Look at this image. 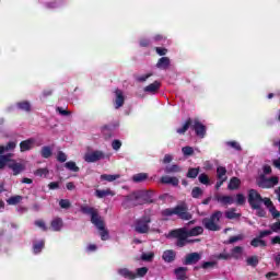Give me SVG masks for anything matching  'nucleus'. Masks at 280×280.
Listing matches in <instances>:
<instances>
[{"label":"nucleus","instance_id":"8fccbe9b","mask_svg":"<svg viewBox=\"0 0 280 280\" xmlns=\"http://www.w3.org/2000/svg\"><path fill=\"white\" fill-rule=\"evenodd\" d=\"M199 183L202 185H209V176H207V174L199 175Z\"/></svg>","mask_w":280,"mask_h":280},{"label":"nucleus","instance_id":"a211bd4d","mask_svg":"<svg viewBox=\"0 0 280 280\" xmlns=\"http://www.w3.org/2000/svg\"><path fill=\"white\" fill-rule=\"evenodd\" d=\"M12 156H14V154L12 153H9L7 155H0V170H4L5 166L9 167Z\"/></svg>","mask_w":280,"mask_h":280},{"label":"nucleus","instance_id":"a18cd8bd","mask_svg":"<svg viewBox=\"0 0 280 280\" xmlns=\"http://www.w3.org/2000/svg\"><path fill=\"white\" fill-rule=\"evenodd\" d=\"M182 152H183L184 156H191V154H194V148H191V147H184L182 149Z\"/></svg>","mask_w":280,"mask_h":280},{"label":"nucleus","instance_id":"f704fd0d","mask_svg":"<svg viewBox=\"0 0 280 280\" xmlns=\"http://www.w3.org/2000/svg\"><path fill=\"white\" fill-rule=\"evenodd\" d=\"M44 247H45V241H39L38 243L34 244L33 250L35 255H38V253H40V250H43Z\"/></svg>","mask_w":280,"mask_h":280},{"label":"nucleus","instance_id":"2f4dec72","mask_svg":"<svg viewBox=\"0 0 280 280\" xmlns=\"http://www.w3.org/2000/svg\"><path fill=\"white\" fill-rule=\"evenodd\" d=\"M117 178H121V175H119V174H116V175L103 174V175H101V180H107V183H113V180H117Z\"/></svg>","mask_w":280,"mask_h":280},{"label":"nucleus","instance_id":"aec40b11","mask_svg":"<svg viewBox=\"0 0 280 280\" xmlns=\"http://www.w3.org/2000/svg\"><path fill=\"white\" fill-rule=\"evenodd\" d=\"M118 275H120V277H125V279H137L135 272L130 271L128 268L118 269Z\"/></svg>","mask_w":280,"mask_h":280},{"label":"nucleus","instance_id":"de8ad7c7","mask_svg":"<svg viewBox=\"0 0 280 280\" xmlns=\"http://www.w3.org/2000/svg\"><path fill=\"white\" fill-rule=\"evenodd\" d=\"M191 196L192 198H200V196H202V190L200 187H195L191 191Z\"/></svg>","mask_w":280,"mask_h":280},{"label":"nucleus","instance_id":"79ce46f5","mask_svg":"<svg viewBox=\"0 0 280 280\" xmlns=\"http://www.w3.org/2000/svg\"><path fill=\"white\" fill-rule=\"evenodd\" d=\"M246 262L247 266H257L259 264V258H257V256H252L247 258Z\"/></svg>","mask_w":280,"mask_h":280},{"label":"nucleus","instance_id":"7c9ffc66","mask_svg":"<svg viewBox=\"0 0 280 280\" xmlns=\"http://www.w3.org/2000/svg\"><path fill=\"white\" fill-rule=\"evenodd\" d=\"M40 154L44 159H49L54 154V149L51 147H43Z\"/></svg>","mask_w":280,"mask_h":280},{"label":"nucleus","instance_id":"338daca9","mask_svg":"<svg viewBox=\"0 0 280 280\" xmlns=\"http://www.w3.org/2000/svg\"><path fill=\"white\" fill-rule=\"evenodd\" d=\"M271 244H280V236H276L271 240Z\"/></svg>","mask_w":280,"mask_h":280},{"label":"nucleus","instance_id":"680f3d73","mask_svg":"<svg viewBox=\"0 0 280 280\" xmlns=\"http://www.w3.org/2000/svg\"><path fill=\"white\" fill-rule=\"evenodd\" d=\"M156 54H159V56H165V54H167V49L158 47Z\"/></svg>","mask_w":280,"mask_h":280},{"label":"nucleus","instance_id":"ea45409f","mask_svg":"<svg viewBox=\"0 0 280 280\" xmlns=\"http://www.w3.org/2000/svg\"><path fill=\"white\" fill-rule=\"evenodd\" d=\"M189 126H191V120H187L184 125L183 128L177 129L178 135H185L187 130H189Z\"/></svg>","mask_w":280,"mask_h":280},{"label":"nucleus","instance_id":"c9c22d12","mask_svg":"<svg viewBox=\"0 0 280 280\" xmlns=\"http://www.w3.org/2000/svg\"><path fill=\"white\" fill-rule=\"evenodd\" d=\"M23 200V197L20 195L13 196L7 200L8 205H19Z\"/></svg>","mask_w":280,"mask_h":280},{"label":"nucleus","instance_id":"f8f14e48","mask_svg":"<svg viewBox=\"0 0 280 280\" xmlns=\"http://www.w3.org/2000/svg\"><path fill=\"white\" fill-rule=\"evenodd\" d=\"M264 205L267 207L272 218H280V212L275 208V205H272V201L269 198L264 199Z\"/></svg>","mask_w":280,"mask_h":280},{"label":"nucleus","instance_id":"c85d7f7f","mask_svg":"<svg viewBox=\"0 0 280 280\" xmlns=\"http://www.w3.org/2000/svg\"><path fill=\"white\" fill-rule=\"evenodd\" d=\"M133 183H143L148 180V173H138L132 176Z\"/></svg>","mask_w":280,"mask_h":280},{"label":"nucleus","instance_id":"37998d69","mask_svg":"<svg viewBox=\"0 0 280 280\" xmlns=\"http://www.w3.org/2000/svg\"><path fill=\"white\" fill-rule=\"evenodd\" d=\"M200 170L199 168H189L187 173L188 178H196L198 176Z\"/></svg>","mask_w":280,"mask_h":280},{"label":"nucleus","instance_id":"c756f323","mask_svg":"<svg viewBox=\"0 0 280 280\" xmlns=\"http://www.w3.org/2000/svg\"><path fill=\"white\" fill-rule=\"evenodd\" d=\"M242 255H244V249L242 247H234L232 249L231 257L234 259H242Z\"/></svg>","mask_w":280,"mask_h":280},{"label":"nucleus","instance_id":"774afa93","mask_svg":"<svg viewBox=\"0 0 280 280\" xmlns=\"http://www.w3.org/2000/svg\"><path fill=\"white\" fill-rule=\"evenodd\" d=\"M273 165H275V167H277L278 170H280V159L275 160V161H273Z\"/></svg>","mask_w":280,"mask_h":280},{"label":"nucleus","instance_id":"c03bdc74","mask_svg":"<svg viewBox=\"0 0 280 280\" xmlns=\"http://www.w3.org/2000/svg\"><path fill=\"white\" fill-rule=\"evenodd\" d=\"M234 202H236V205H244V202H246V197H244V195H236L234 197Z\"/></svg>","mask_w":280,"mask_h":280},{"label":"nucleus","instance_id":"4be33fe9","mask_svg":"<svg viewBox=\"0 0 280 280\" xmlns=\"http://www.w3.org/2000/svg\"><path fill=\"white\" fill-rule=\"evenodd\" d=\"M175 276H176V279H178V280L187 279V268L179 267V268L175 269Z\"/></svg>","mask_w":280,"mask_h":280},{"label":"nucleus","instance_id":"20e7f679","mask_svg":"<svg viewBox=\"0 0 280 280\" xmlns=\"http://www.w3.org/2000/svg\"><path fill=\"white\" fill-rule=\"evenodd\" d=\"M163 215H178L182 220H191V215L187 212V207L185 205L177 206L173 209H166L163 211Z\"/></svg>","mask_w":280,"mask_h":280},{"label":"nucleus","instance_id":"6e6d98bb","mask_svg":"<svg viewBox=\"0 0 280 280\" xmlns=\"http://www.w3.org/2000/svg\"><path fill=\"white\" fill-rule=\"evenodd\" d=\"M113 150H119L121 148V141L119 140H114L112 143Z\"/></svg>","mask_w":280,"mask_h":280},{"label":"nucleus","instance_id":"13d9d810","mask_svg":"<svg viewBox=\"0 0 280 280\" xmlns=\"http://www.w3.org/2000/svg\"><path fill=\"white\" fill-rule=\"evenodd\" d=\"M213 266H215L214 261H207L202 264V268L207 269V268H213Z\"/></svg>","mask_w":280,"mask_h":280},{"label":"nucleus","instance_id":"e2e57ef3","mask_svg":"<svg viewBox=\"0 0 280 280\" xmlns=\"http://www.w3.org/2000/svg\"><path fill=\"white\" fill-rule=\"evenodd\" d=\"M264 174H270V172H272V168L270 167V165H265L262 167Z\"/></svg>","mask_w":280,"mask_h":280},{"label":"nucleus","instance_id":"5701e85b","mask_svg":"<svg viewBox=\"0 0 280 280\" xmlns=\"http://www.w3.org/2000/svg\"><path fill=\"white\" fill-rule=\"evenodd\" d=\"M163 259L164 261H166L167 264L174 261V259H176V254L174 253V250H165L163 253Z\"/></svg>","mask_w":280,"mask_h":280},{"label":"nucleus","instance_id":"4c0bfd02","mask_svg":"<svg viewBox=\"0 0 280 280\" xmlns=\"http://www.w3.org/2000/svg\"><path fill=\"white\" fill-rule=\"evenodd\" d=\"M225 217L228 220H237V218H240V213L235 212V210H229L225 212Z\"/></svg>","mask_w":280,"mask_h":280},{"label":"nucleus","instance_id":"412c9836","mask_svg":"<svg viewBox=\"0 0 280 280\" xmlns=\"http://www.w3.org/2000/svg\"><path fill=\"white\" fill-rule=\"evenodd\" d=\"M96 198H106L107 196H115V191L110 190V188H107L105 190H95Z\"/></svg>","mask_w":280,"mask_h":280},{"label":"nucleus","instance_id":"603ef678","mask_svg":"<svg viewBox=\"0 0 280 280\" xmlns=\"http://www.w3.org/2000/svg\"><path fill=\"white\" fill-rule=\"evenodd\" d=\"M35 225L42 229V231H47V225H45V222L42 220L36 221Z\"/></svg>","mask_w":280,"mask_h":280},{"label":"nucleus","instance_id":"423d86ee","mask_svg":"<svg viewBox=\"0 0 280 280\" xmlns=\"http://www.w3.org/2000/svg\"><path fill=\"white\" fill-rule=\"evenodd\" d=\"M248 202L253 209H259L261 207V203L264 202V199H261V196L257 190H249L248 194Z\"/></svg>","mask_w":280,"mask_h":280},{"label":"nucleus","instance_id":"58836bf2","mask_svg":"<svg viewBox=\"0 0 280 280\" xmlns=\"http://www.w3.org/2000/svg\"><path fill=\"white\" fill-rule=\"evenodd\" d=\"M252 246H254V248H257L259 246L264 247L266 246V242L261 238H254L250 243Z\"/></svg>","mask_w":280,"mask_h":280},{"label":"nucleus","instance_id":"72a5a7b5","mask_svg":"<svg viewBox=\"0 0 280 280\" xmlns=\"http://www.w3.org/2000/svg\"><path fill=\"white\" fill-rule=\"evenodd\" d=\"M65 167H67V170H70V172H80V167H78V165L73 161L67 162L65 164Z\"/></svg>","mask_w":280,"mask_h":280},{"label":"nucleus","instance_id":"052dcab7","mask_svg":"<svg viewBox=\"0 0 280 280\" xmlns=\"http://www.w3.org/2000/svg\"><path fill=\"white\" fill-rule=\"evenodd\" d=\"M151 75H152V73L141 75V77L138 78V81L139 82H145V80H148V78H151Z\"/></svg>","mask_w":280,"mask_h":280},{"label":"nucleus","instance_id":"0eeeda50","mask_svg":"<svg viewBox=\"0 0 280 280\" xmlns=\"http://www.w3.org/2000/svg\"><path fill=\"white\" fill-rule=\"evenodd\" d=\"M8 168L12 170L14 176H19L21 172L25 171V163L16 162V160H12L11 158Z\"/></svg>","mask_w":280,"mask_h":280},{"label":"nucleus","instance_id":"864d4df0","mask_svg":"<svg viewBox=\"0 0 280 280\" xmlns=\"http://www.w3.org/2000/svg\"><path fill=\"white\" fill-rule=\"evenodd\" d=\"M172 161H174V156L170 155V154H166L162 161V163H164L165 165L167 163H172Z\"/></svg>","mask_w":280,"mask_h":280},{"label":"nucleus","instance_id":"9d476101","mask_svg":"<svg viewBox=\"0 0 280 280\" xmlns=\"http://www.w3.org/2000/svg\"><path fill=\"white\" fill-rule=\"evenodd\" d=\"M279 184V177L273 176L270 178H265L260 182V187H264L265 189H270V187H275V185Z\"/></svg>","mask_w":280,"mask_h":280},{"label":"nucleus","instance_id":"b1692460","mask_svg":"<svg viewBox=\"0 0 280 280\" xmlns=\"http://www.w3.org/2000/svg\"><path fill=\"white\" fill-rule=\"evenodd\" d=\"M52 231H61L62 226H63V223H62V219L60 218H56L51 221V224H50Z\"/></svg>","mask_w":280,"mask_h":280},{"label":"nucleus","instance_id":"2eb2a0df","mask_svg":"<svg viewBox=\"0 0 280 280\" xmlns=\"http://www.w3.org/2000/svg\"><path fill=\"white\" fill-rule=\"evenodd\" d=\"M200 261V254L191 253L186 256L185 264L191 266L192 264H198Z\"/></svg>","mask_w":280,"mask_h":280},{"label":"nucleus","instance_id":"f03ea898","mask_svg":"<svg viewBox=\"0 0 280 280\" xmlns=\"http://www.w3.org/2000/svg\"><path fill=\"white\" fill-rule=\"evenodd\" d=\"M82 212L91 215V222L100 231L101 240H103V242H106V240H108V230L106 229L104 219H102V217H100V214L97 213V209L91 207H83Z\"/></svg>","mask_w":280,"mask_h":280},{"label":"nucleus","instance_id":"5fc2aeb1","mask_svg":"<svg viewBox=\"0 0 280 280\" xmlns=\"http://www.w3.org/2000/svg\"><path fill=\"white\" fill-rule=\"evenodd\" d=\"M271 231H273V233H279V231H280V221L276 222L271 225Z\"/></svg>","mask_w":280,"mask_h":280},{"label":"nucleus","instance_id":"0e129e2a","mask_svg":"<svg viewBox=\"0 0 280 280\" xmlns=\"http://www.w3.org/2000/svg\"><path fill=\"white\" fill-rule=\"evenodd\" d=\"M88 250H89L90 253H93L94 250H97V245H93V244L89 245V246H88Z\"/></svg>","mask_w":280,"mask_h":280},{"label":"nucleus","instance_id":"f3484780","mask_svg":"<svg viewBox=\"0 0 280 280\" xmlns=\"http://www.w3.org/2000/svg\"><path fill=\"white\" fill-rule=\"evenodd\" d=\"M159 89H161V83L159 81H155V82L149 84L148 86H145L144 92L150 93L151 95H154V93H156V91H159Z\"/></svg>","mask_w":280,"mask_h":280},{"label":"nucleus","instance_id":"4d7b16f0","mask_svg":"<svg viewBox=\"0 0 280 280\" xmlns=\"http://www.w3.org/2000/svg\"><path fill=\"white\" fill-rule=\"evenodd\" d=\"M226 144L230 145V148H234V150H240V143L235 141L226 142Z\"/></svg>","mask_w":280,"mask_h":280},{"label":"nucleus","instance_id":"a878e982","mask_svg":"<svg viewBox=\"0 0 280 280\" xmlns=\"http://www.w3.org/2000/svg\"><path fill=\"white\" fill-rule=\"evenodd\" d=\"M165 174H178V172H182L180 166L173 164L168 165L164 168Z\"/></svg>","mask_w":280,"mask_h":280},{"label":"nucleus","instance_id":"4468645a","mask_svg":"<svg viewBox=\"0 0 280 280\" xmlns=\"http://www.w3.org/2000/svg\"><path fill=\"white\" fill-rule=\"evenodd\" d=\"M161 183H163V185H173V187H178L179 180L177 177L165 175L161 177Z\"/></svg>","mask_w":280,"mask_h":280},{"label":"nucleus","instance_id":"1a4fd4ad","mask_svg":"<svg viewBox=\"0 0 280 280\" xmlns=\"http://www.w3.org/2000/svg\"><path fill=\"white\" fill-rule=\"evenodd\" d=\"M192 128L197 137H200L201 139L205 138V135H207V128L198 120H194Z\"/></svg>","mask_w":280,"mask_h":280},{"label":"nucleus","instance_id":"39448f33","mask_svg":"<svg viewBox=\"0 0 280 280\" xmlns=\"http://www.w3.org/2000/svg\"><path fill=\"white\" fill-rule=\"evenodd\" d=\"M150 217L139 219L138 221H136L135 231L137 233H148V231H150Z\"/></svg>","mask_w":280,"mask_h":280},{"label":"nucleus","instance_id":"09e8293b","mask_svg":"<svg viewBox=\"0 0 280 280\" xmlns=\"http://www.w3.org/2000/svg\"><path fill=\"white\" fill-rule=\"evenodd\" d=\"M47 174H49V171L47 168H38L37 171H35V176L45 177L47 176Z\"/></svg>","mask_w":280,"mask_h":280},{"label":"nucleus","instance_id":"3c124183","mask_svg":"<svg viewBox=\"0 0 280 280\" xmlns=\"http://www.w3.org/2000/svg\"><path fill=\"white\" fill-rule=\"evenodd\" d=\"M57 160L60 161V163H65V161H67V154H65L62 151H59L57 154Z\"/></svg>","mask_w":280,"mask_h":280},{"label":"nucleus","instance_id":"bb28decb","mask_svg":"<svg viewBox=\"0 0 280 280\" xmlns=\"http://www.w3.org/2000/svg\"><path fill=\"white\" fill-rule=\"evenodd\" d=\"M240 185H242V182L240 180V178L232 177L230 183H229L228 189H231V190L238 189Z\"/></svg>","mask_w":280,"mask_h":280},{"label":"nucleus","instance_id":"393cba45","mask_svg":"<svg viewBox=\"0 0 280 280\" xmlns=\"http://www.w3.org/2000/svg\"><path fill=\"white\" fill-rule=\"evenodd\" d=\"M170 67V58L162 57L156 63L158 69H167Z\"/></svg>","mask_w":280,"mask_h":280},{"label":"nucleus","instance_id":"bf43d9fd","mask_svg":"<svg viewBox=\"0 0 280 280\" xmlns=\"http://www.w3.org/2000/svg\"><path fill=\"white\" fill-rule=\"evenodd\" d=\"M272 232H273L272 230L262 231L260 232L259 237L261 238V237H267V235H272Z\"/></svg>","mask_w":280,"mask_h":280},{"label":"nucleus","instance_id":"69168bd1","mask_svg":"<svg viewBox=\"0 0 280 280\" xmlns=\"http://www.w3.org/2000/svg\"><path fill=\"white\" fill-rule=\"evenodd\" d=\"M49 189H58V183L52 182L48 185Z\"/></svg>","mask_w":280,"mask_h":280},{"label":"nucleus","instance_id":"cd10ccee","mask_svg":"<svg viewBox=\"0 0 280 280\" xmlns=\"http://www.w3.org/2000/svg\"><path fill=\"white\" fill-rule=\"evenodd\" d=\"M217 176L219 180H222V183H224L226 180V168L224 166H219L217 168Z\"/></svg>","mask_w":280,"mask_h":280},{"label":"nucleus","instance_id":"a19ab883","mask_svg":"<svg viewBox=\"0 0 280 280\" xmlns=\"http://www.w3.org/2000/svg\"><path fill=\"white\" fill-rule=\"evenodd\" d=\"M142 261H152L154 259V253L149 252L141 255Z\"/></svg>","mask_w":280,"mask_h":280},{"label":"nucleus","instance_id":"7ed1b4c3","mask_svg":"<svg viewBox=\"0 0 280 280\" xmlns=\"http://www.w3.org/2000/svg\"><path fill=\"white\" fill-rule=\"evenodd\" d=\"M222 218V212L217 211L210 218H206L202 224L208 231H220V219Z\"/></svg>","mask_w":280,"mask_h":280},{"label":"nucleus","instance_id":"ddd939ff","mask_svg":"<svg viewBox=\"0 0 280 280\" xmlns=\"http://www.w3.org/2000/svg\"><path fill=\"white\" fill-rule=\"evenodd\" d=\"M214 199L217 200V202H220L221 205H233V202H235V197L233 196L217 195Z\"/></svg>","mask_w":280,"mask_h":280},{"label":"nucleus","instance_id":"9b49d317","mask_svg":"<svg viewBox=\"0 0 280 280\" xmlns=\"http://www.w3.org/2000/svg\"><path fill=\"white\" fill-rule=\"evenodd\" d=\"M36 140L34 138L24 140L20 143V151L27 152L34 148Z\"/></svg>","mask_w":280,"mask_h":280},{"label":"nucleus","instance_id":"dca6fc26","mask_svg":"<svg viewBox=\"0 0 280 280\" xmlns=\"http://www.w3.org/2000/svg\"><path fill=\"white\" fill-rule=\"evenodd\" d=\"M16 149V141L8 142L7 145H0V154H5V152H14Z\"/></svg>","mask_w":280,"mask_h":280},{"label":"nucleus","instance_id":"6ab92c4d","mask_svg":"<svg viewBox=\"0 0 280 280\" xmlns=\"http://www.w3.org/2000/svg\"><path fill=\"white\" fill-rule=\"evenodd\" d=\"M116 100H115V108H121V106H124V92H121L120 90H116Z\"/></svg>","mask_w":280,"mask_h":280},{"label":"nucleus","instance_id":"6e6552de","mask_svg":"<svg viewBox=\"0 0 280 280\" xmlns=\"http://www.w3.org/2000/svg\"><path fill=\"white\" fill-rule=\"evenodd\" d=\"M83 159L86 163H95L104 159V153H102V151H89Z\"/></svg>","mask_w":280,"mask_h":280},{"label":"nucleus","instance_id":"49530a36","mask_svg":"<svg viewBox=\"0 0 280 280\" xmlns=\"http://www.w3.org/2000/svg\"><path fill=\"white\" fill-rule=\"evenodd\" d=\"M59 206L61 207V209H69L71 207V201H69L68 199H61L59 201Z\"/></svg>","mask_w":280,"mask_h":280},{"label":"nucleus","instance_id":"e433bc0d","mask_svg":"<svg viewBox=\"0 0 280 280\" xmlns=\"http://www.w3.org/2000/svg\"><path fill=\"white\" fill-rule=\"evenodd\" d=\"M147 275H148V268H147V267L138 268V269L136 270V273H135L136 279H137V278H142V277H144V276H147Z\"/></svg>","mask_w":280,"mask_h":280},{"label":"nucleus","instance_id":"f257e3e1","mask_svg":"<svg viewBox=\"0 0 280 280\" xmlns=\"http://www.w3.org/2000/svg\"><path fill=\"white\" fill-rule=\"evenodd\" d=\"M205 229L202 226H196L191 230L187 229H178L174 230L168 234V237H175L177 240V246L183 247L185 244H189V240L187 237H196L198 235H202Z\"/></svg>","mask_w":280,"mask_h":280},{"label":"nucleus","instance_id":"473e14b6","mask_svg":"<svg viewBox=\"0 0 280 280\" xmlns=\"http://www.w3.org/2000/svg\"><path fill=\"white\" fill-rule=\"evenodd\" d=\"M18 108H20V110H25L26 113H30L32 110V106L30 105V102L18 103Z\"/></svg>","mask_w":280,"mask_h":280}]
</instances>
